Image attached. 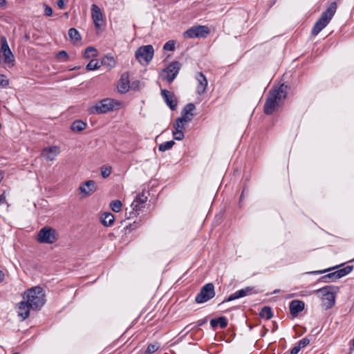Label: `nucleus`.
Returning a JSON list of instances; mask_svg holds the SVG:
<instances>
[{"instance_id": "nucleus-42", "label": "nucleus", "mask_w": 354, "mask_h": 354, "mask_svg": "<svg viewBox=\"0 0 354 354\" xmlns=\"http://www.w3.org/2000/svg\"><path fill=\"white\" fill-rule=\"evenodd\" d=\"M240 297L239 296L238 291L235 292L234 293L230 295L227 298L225 299L221 303H220L218 305L221 306V304H224L225 302H229L232 301L233 300H235L236 299H239Z\"/></svg>"}, {"instance_id": "nucleus-39", "label": "nucleus", "mask_w": 354, "mask_h": 354, "mask_svg": "<svg viewBox=\"0 0 354 354\" xmlns=\"http://www.w3.org/2000/svg\"><path fill=\"white\" fill-rule=\"evenodd\" d=\"M175 44L176 43L174 40H169L165 44L163 49L165 50L173 51L175 50Z\"/></svg>"}, {"instance_id": "nucleus-21", "label": "nucleus", "mask_w": 354, "mask_h": 354, "mask_svg": "<svg viewBox=\"0 0 354 354\" xmlns=\"http://www.w3.org/2000/svg\"><path fill=\"white\" fill-rule=\"evenodd\" d=\"M228 322L225 317L221 316L210 320V325L212 328L219 326L221 328H225L227 326Z\"/></svg>"}, {"instance_id": "nucleus-6", "label": "nucleus", "mask_w": 354, "mask_h": 354, "mask_svg": "<svg viewBox=\"0 0 354 354\" xmlns=\"http://www.w3.org/2000/svg\"><path fill=\"white\" fill-rule=\"evenodd\" d=\"M153 54L154 50L153 46L146 45L138 48L135 53V56L140 64H143V60L146 64H148L153 59Z\"/></svg>"}, {"instance_id": "nucleus-5", "label": "nucleus", "mask_w": 354, "mask_h": 354, "mask_svg": "<svg viewBox=\"0 0 354 354\" xmlns=\"http://www.w3.org/2000/svg\"><path fill=\"white\" fill-rule=\"evenodd\" d=\"M215 296L214 286L212 283L204 285L200 292L196 295L195 301L197 304H203Z\"/></svg>"}, {"instance_id": "nucleus-3", "label": "nucleus", "mask_w": 354, "mask_h": 354, "mask_svg": "<svg viewBox=\"0 0 354 354\" xmlns=\"http://www.w3.org/2000/svg\"><path fill=\"white\" fill-rule=\"evenodd\" d=\"M120 102L118 101L111 99L105 98L100 100L95 105L90 106L88 109V112L91 115H98L106 113L114 109L115 106H120Z\"/></svg>"}, {"instance_id": "nucleus-55", "label": "nucleus", "mask_w": 354, "mask_h": 354, "mask_svg": "<svg viewBox=\"0 0 354 354\" xmlns=\"http://www.w3.org/2000/svg\"><path fill=\"white\" fill-rule=\"evenodd\" d=\"M192 324H189L187 325V326L185 327L184 330H187V333H188L189 331H190V330H193L194 327H191V326H192Z\"/></svg>"}, {"instance_id": "nucleus-16", "label": "nucleus", "mask_w": 354, "mask_h": 354, "mask_svg": "<svg viewBox=\"0 0 354 354\" xmlns=\"http://www.w3.org/2000/svg\"><path fill=\"white\" fill-rule=\"evenodd\" d=\"M30 308V306L25 301H21L18 304L17 315L21 321L25 320L29 316Z\"/></svg>"}, {"instance_id": "nucleus-26", "label": "nucleus", "mask_w": 354, "mask_h": 354, "mask_svg": "<svg viewBox=\"0 0 354 354\" xmlns=\"http://www.w3.org/2000/svg\"><path fill=\"white\" fill-rule=\"evenodd\" d=\"M101 65L112 68L115 66V61L112 56L105 55L101 59Z\"/></svg>"}, {"instance_id": "nucleus-34", "label": "nucleus", "mask_w": 354, "mask_h": 354, "mask_svg": "<svg viewBox=\"0 0 354 354\" xmlns=\"http://www.w3.org/2000/svg\"><path fill=\"white\" fill-rule=\"evenodd\" d=\"M159 348L160 344L158 343H151L147 346V348L145 351L144 354H152L158 351Z\"/></svg>"}, {"instance_id": "nucleus-48", "label": "nucleus", "mask_w": 354, "mask_h": 354, "mask_svg": "<svg viewBox=\"0 0 354 354\" xmlns=\"http://www.w3.org/2000/svg\"><path fill=\"white\" fill-rule=\"evenodd\" d=\"M44 15L48 17L53 15V9L47 4H44Z\"/></svg>"}, {"instance_id": "nucleus-36", "label": "nucleus", "mask_w": 354, "mask_h": 354, "mask_svg": "<svg viewBox=\"0 0 354 354\" xmlns=\"http://www.w3.org/2000/svg\"><path fill=\"white\" fill-rule=\"evenodd\" d=\"M100 67V65L99 64L97 61L91 60L86 66V69L87 71H93L99 68Z\"/></svg>"}, {"instance_id": "nucleus-25", "label": "nucleus", "mask_w": 354, "mask_h": 354, "mask_svg": "<svg viewBox=\"0 0 354 354\" xmlns=\"http://www.w3.org/2000/svg\"><path fill=\"white\" fill-rule=\"evenodd\" d=\"M259 315L261 318L270 319L273 317V312L270 306H266L262 308Z\"/></svg>"}, {"instance_id": "nucleus-12", "label": "nucleus", "mask_w": 354, "mask_h": 354, "mask_svg": "<svg viewBox=\"0 0 354 354\" xmlns=\"http://www.w3.org/2000/svg\"><path fill=\"white\" fill-rule=\"evenodd\" d=\"M288 94V86L285 84H281L279 86H276L271 89L269 95L276 99L279 102L286 98Z\"/></svg>"}, {"instance_id": "nucleus-11", "label": "nucleus", "mask_w": 354, "mask_h": 354, "mask_svg": "<svg viewBox=\"0 0 354 354\" xmlns=\"http://www.w3.org/2000/svg\"><path fill=\"white\" fill-rule=\"evenodd\" d=\"M160 94L165 103L171 111H175L178 106V100L175 97L174 93L167 89H162Z\"/></svg>"}, {"instance_id": "nucleus-46", "label": "nucleus", "mask_w": 354, "mask_h": 354, "mask_svg": "<svg viewBox=\"0 0 354 354\" xmlns=\"http://www.w3.org/2000/svg\"><path fill=\"white\" fill-rule=\"evenodd\" d=\"M344 265V263H342L340 265H338V266H334V267H332V268H327V269H325V270H323L314 271L312 273L315 274L325 273L326 272L335 270L336 268H339V267H341V266H342Z\"/></svg>"}, {"instance_id": "nucleus-23", "label": "nucleus", "mask_w": 354, "mask_h": 354, "mask_svg": "<svg viewBox=\"0 0 354 354\" xmlns=\"http://www.w3.org/2000/svg\"><path fill=\"white\" fill-rule=\"evenodd\" d=\"M353 266H346L343 268H340L335 271L337 280L340 278L346 276L350 272H351L352 270H353Z\"/></svg>"}, {"instance_id": "nucleus-56", "label": "nucleus", "mask_w": 354, "mask_h": 354, "mask_svg": "<svg viewBox=\"0 0 354 354\" xmlns=\"http://www.w3.org/2000/svg\"><path fill=\"white\" fill-rule=\"evenodd\" d=\"M4 273L1 270H0V283H1L4 280Z\"/></svg>"}, {"instance_id": "nucleus-43", "label": "nucleus", "mask_w": 354, "mask_h": 354, "mask_svg": "<svg viewBox=\"0 0 354 354\" xmlns=\"http://www.w3.org/2000/svg\"><path fill=\"white\" fill-rule=\"evenodd\" d=\"M181 115H182L181 117L178 118V122H180V123L183 122V124L190 122L192 120V118L194 116V114H191V115H183V114H181Z\"/></svg>"}, {"instance_id": "nucleus-51", "label": "nucleus", "mask_w": 354, "mask_h": 354, "mask_svg": "<svg viewBox=\"0 0 354 354\" xmlns=\"http://www.w3.org/2000/svg\"><path fill=\"white\" fill-rule=\"evenodd\" d=\"M57 4L59 8L63 9L65 6L64 0H58Z\"/></svg>"}, {"instance_id": "nucleus-9", "label": "nucleus", "mask_w": 354, "mask_h": 354, "mask_svg": "<svg viewBox=\"0 0 354 354\" xmlns=\"http://www.w3.org/2000/svg\"><path fill=\"white\" fill-rule=\"evenodd\" d=\"M1 41V50L3 55V62L8 64V66H13L15 64V56L12 54L7 39L5 36H2L0 39Z\"/></svg>"}, {"instance_id": "nucleus-44", "label": "nucleus", "mask_w": 354, "mask_h": 354, "mask_svg": "<svg viewBox=\"0 0 354 354\" xmlns=\"http://www.w3.org/2000/svg\"><path fill=\"white\" fill-rule=\"evenodd\" d=\"M100 169H101V175L103 178H107L111 174V167H102Z\"/></svg>"}, {"instance_id": "nucleus-37", "label": "nucleus", "mask_w": 354, "mask_h": 354, "mask_svg": "<svg viewBox=\"0 0 354 354\" xmlns=\"http://www.w3.org/2000/svg\"><path fill=\"white\" fill-rule=\"evenodd\" d=\"M147 198L148 197L145 195V191H142L141 193L136 195L133 201H138V202L145 204L147 202Z\"/></svg>"}, {"instance_id": "nucleus-61", "label": "nucleus", "mask_w": 354, "mask_h": 354, "mask_svg": "<svg viewBox=\"0 0 354 354\" xmlns=\"http://www.w3.org/2000/svg\"><path fill=\"white\" fill-rule=\"evenodd\" d=\"M353 261H354V258L349 261V262H353Z\"/></svg>"}, {"instance_id": "nucleus-45", "label": "nucleus", "mask_w": 354, "mask_h": 354, "mask_svg": "<svg viewBox=\"0 0 354 354\" xmlns=\"http://www.w3.org/2000/svg\"><path fill=\"white\" fill-rule=\"evenodd\" d=\"M310 340L308 337H305L303 339H300L297 344L299 346L300 348H304L308 346L310 343Z\"/></svg>"}, {"instance_id": "nucleus-15", "label": "nucleus", "mask_w": 354, "mask_h": 354, "mask_svg": "<svg viewBox=\"0 0 354 354\" xmlns=\"http://www.w3.org/2000/svg\"><path fill=\"white\" fill-rule=\"evenodd\" d=\"M91 17L96 28H100L101 25L100 24V21L103 20V15L101 11V9L96 4H92L91 8Z\"/></svg>"}, {"instance_id": "nucleus-24", "label": "nucleus", "mask_w": 354, "mask_h": 354, "mask_svg": "<svg viewBox=\"0 0 354 354\" xmlns=\"http://www.w3.org/2000/svg\"><path fill=\"white\" fill-rule=\"evenodd\" d=\"M86 127V123L81 120L74 121L71 125V129L73 131L80 132L84 130Z\"/></svg>"}, {"instance_id": "nucleus-27", "label": "nucleus", "mask_w": 354, "mask_h": 354, "mask_svg": "<svg viewBox=\"0 0 354 354\" xmlns=\"http://www.w3.org/2000/svg\"><path fill=\"white\" fill-rule=\"evenodd\" d=\"M131 207L132 208V212L129 213V217L136 216L138 214L137 212L143 208L144 204L138 202V201H133L131 205Z\"/></svg>"}, {"instance_id": "nucleus-31", "label": "nucleus", "mask_w": 354, "mask_h": 354, "mask_svg": "<svg viewBox=\"0 0 354 354\" xmlns=\"http://www.w3.org/2000/svg\"><path fill=\"white\" fill-rule=\"evenodd\" d=\"M337 280L336 274L335 271L330 272L328 274H326L322 277H320L319 281L324 282V283H328L330 281L335 282Z\"/></svg>"}, {"instance_id": "nucleus-57", "label": "nucleus", "mask_w": 354, "mask_h": 354, "mask_svg": "<svg viewBox=\"0 0 354 354\" xmlns=\"http://www.w3.org/2000/svg\"><path fill=\"white\" fill-rule=\"evenodd\" d=\"M354 351V346L352 344H350L349 352L348 354H351Z\"/></svg>"}, {"instance_id": "nucleus-32", "label": "nucleus", "mask_w": 354, "mask_h": 354, "mask_svg": "<svg viewBox=\"0 0 354 354\" xmlns=\"http://www.w3.org/2000/svg\"><path fill=\"white\" fill-rule=\"evenodd\" d=\"M174 145H175V142L174 140H169V141L162 142L159 145L158 150L160 151H166L167 150L171 149Z\"/></svg>"}, {"instance_id": "nucleus-59", "label": "nucleus", "mask_w": 354, "mask_h": 354, "mask_svg": "<svg viewBox=\"0 0 354 354\" xmlns=\"http://www.w3.org/2000/svg\"><path fill=\"white\" fill-rule=\"evenodd\" d=\"M274 324L275 326H274V328L272 329V332H274L277 328V325L276 322H274Z\"/></svg>"}, {"instance_id": "nucleus-7", "label": "nucleus", "mask_w": 354, "mask_h": 354, "mask_svg": "<svg viewBox=\"0 0 354 354\" xmlns=\"http://www.w3.org/2000/svg\"><path fill=\"white\" fill-rule=\"evenodd\" d=\"M209 33V30L206 26H192L183 32L185 39L205 38Z\"/></svg>"}, {"instance_id": "nucleus-50", "label": "nucleus", "mask_w": 354, "mask_h": 354, "mask_svg": "<svg viewBox=\"0 0 354 354\" xmlns=\"http://www.w3.org/2000/svg\"><path fill=\"white\" fill-rule=\"evenodd\" d=\"M207 322V317H205L202 319H200L197 322V325L196 327L201 326Z\"/></svg>"}, {"instance_id": "nucleus-22", "label": "nucleus", "mask_w": 354, "mask_h": 354, "mask_svg": "<svg viewBox=\"0 0 354 354\" xmlns=\"http://www.w3.org/2000/svg\"><path fill=\"white\" fill-rule=\"evenodd\" d=\"M100 219L104 226L109 227L113 224L115 217L111 212H104L102 214Z\"/></svg>"}, {"instance_id": "nucleus-17", "label": "nucleus", "mask_w": 354, "mask_h": 354, "mask_svg": "<svg viewBox=\"0 0 354 354\" xmlns=\"http://www.w3.org/2000/svg\"><path fill=\"white\" fill-rule=\"evenodd\" d=\"M59 153V148L57 146L44 148L41 156L47 160H53Z\"/></svg>"}, {"instance_id": "nucleus-49", "label": "nucleus", "mask_w": 354, "mask_h": 354, "mask_svg": "<svg viewBox=\"0 0 354 354\" xmlns=\"http://www.w3.org/2000/svg\"><path fill=\"white\" fill-rule=\"evenodd\" d=\"M301 350L299 346L297 344L290 351V354H297Z\"/></svg>"}, {"instance_id": "nucleus-4", "label": "nucleus", "mask_w": 354, "mask_h": 354, "mask_svg": "<svg viewBox=\"0 0 354 354\" xmlns=\"http://www.w3.org/2000/svg\"><path fill=\"white\" fill-rule=\"evenodd\" d=\"M37 241L41 243H53L58 239L55 230L46 226L41 228L37 234Z\"/></svg>"}, {"instance_id": "nucleus-47", "label": "nucleus", "mask_w": 354, "mask_h": 354, "mask_svg": "<svg viewBox=\"0 0 354 354\" xmlns=\"http://www.w3.org/2000/svg\"><path fill=\"white\" fill-rule=\"evenodd\" d=\"M57 57L58 59H63V61H66L68 58V55L66 51L62 50L57 54Z\"/></svg>"}, {"instance_id": "nucleus-2", "label": "nucleus", "mask_w": 354, "mask_h": 354, "mask_svg": "<svg viewBox=\"0 0 354 354\" xmlns=\"http://www.w3.org/2000/svg\"><path fill=\"white\" fill-rule=\"evenodd\" d=\"M337 9V4L335 1L332 2L329 7L322 13L320 17L315 22L313 29L312 35H317L330 22Z\"/></svg>"}, {"instance_id": "nucleus-30", "label": "nucleus", "mask_w": 354, "mask_h": 354, "mask_svg": "<svg viewBox=\"0 0 354 354\" xmlns=\"http://www.w3.org/2000/svg\"><path fill=\"white\" fill-rule=\"evenodd\" d=\"M97 55V50L93 46H88L84 50V57L89 59L91 57H95Z\"/></svg>"}, {"instance_id": "nucleus-41", "label": "nucleus", "mask_w": 354, "mask_h": 354, "mask_svg": "<svg viewBox=\"0 0 354 354\" xmlns=\"http://www.w3.org/2000/svg\"><path fill=\"white\" fill-rule=\"evenodd\" d=\"M173 128H174L173 131H178V130L184 131L185 124H183V122L180 123V122H178V118H177L173 124Z\"/></svg>"}, {"instance_id": "nucleus-40", "label": "nucleus", "mask_w": 354, "mask_h": 354, "mask_svg": "<svg viewBox=\"0 0 354 354\" xmlns=\"http://www.w3.org/2000/svg\"><path fill=\"white\" fill-rule=\"evenodd\" d=\"M9 84V80L5 75L0 74V87L6 88Z\"/></svg>"}, {"instance_id": "nucleus-60", "label": "nucleus", "mask_w": 354, "mask_h": 354, "mask_svg": "<svg viewBox=\"0 0 354 354\" xmlns=\"http://www.w3.org/2000/svg\"><path fill=\"white\" fill-rule=\"evenodd\" d=\"M279 292V290H275L273 291V294H276V293H278Z\"/></svg>"}, {"instance_id": "nucleus-38", "label": "nucleus", "mask_w": 354, "mask_h": 354, "mask_svg": "<svg viewBox=\"0 0 354 354\" xmlns=\"http://www.w3.org/2000/svg\"><path fill=\"white\" fill-rule=\"evenodd\" d=\"M172 136L174 140L178 141L182 140L185 137L184 132L181 130L172 131Z\"/></svg>"}, {"instance_id": "nucleus-13", "label": "nucleus", "mask_w": 354, "mask_h": 354, "mask_svg": "<svg viewBox=\"0 0 354 354\" xmlns=\"http://www.w3.org/2000/svg\"><path fill=\"white\" fill-rule=\"evenodd\" d=\"M279 103L275 98L268 94L263 106L264 113L267 115H271L278 107Z\"/></svg>"}, {"instance_id": "nucleus-52", "label": "nucleus", "mask_w": 354, "mask_h": 354, "mask_svg": "<svg viewBox=\"0 0 354 354\" xmlns=\"http://www.w3.org/2000/svg\"><path fill=\"white\" fill-rule=\"evenodd\" d=\"M139 84H140L139 81H134L131 83V86H130V87H131L133 89L135 90L138 88Z\"/></svg>"}, {"instance_id": "nucleus-35", "label": "nucleus", "mask_w": 354, "mask_h": 354, "mask_svg": "<svg viewBox=\"0 0 354 354\" xmlns=\"http://www.w3.org/2000/svg\"><path fill=\"white\" fill-rule=\"evenodd\" d=\"M111 209L115 212H119L122 209V202L120 200L112 201L110 203Z\"/></svg>"}, {"instance_id": "nucleus-1", "label": "nucleus", "mask_w": 354, "mask_h": 354, "mask_svg": "<svg viewBox=\"0 0 354 354\" xmlns=\"http://www.w3.org/2000/svg\"><path fill=\"white\" fill-rule=\"evenodd\" d=\"M43 292V288L38 286L24 292V298H26V302L30 306L31 309L39 310L44 305L46 300Z\"/></svg>"}, {"instance_id": "nucleus-29", "label": "nucleus", "mask_w": 354, "mask_h": 354, "mask_svg": "<svg viewBox=\"0 0 354 354\" xmlns=\"http://www.w3.org/2000/svg\"><path fill=\"white\" fill-rule=\"evenodd\" d=\"M239 293V296L240 298L244 297L245 296L252 295V294H257L258 293L257 291L254 290L253 287L248 286L245 288L241 289L239 290H237Z\"/></svg>"}, {"instance_id": "nucleus-53", "label": "nucleus", "mask_w": 354, "mask_h": 354, "mask_svg": "<svg viewBox=\"0 0 354 354\" xmlns=\"http://www.w3.org/2000/svg\"><path fill=\"white\" fill-rule=\"evenodd\" d=\"M248 190H246L245 188L243 189V190L241 192V194L240 196V202L243 199L245 194L248 193Z\"/></svg>"}, {"instance_id": "nucleus-14", "label": "nucleus", "mask_w": 354, "mask_h": 354, "mask_svg": "<svg viewBox=\"0 0 354 354\" xmlns=\"http://www.w3.org/2000/svg\"><path fill=\"white\" fill-rule=\"evenodd\" d=\"M130 81L129 73L126 72L122 74L118 83V89L120 93H126L129 91Z\"/></svg>"}, {"instance_id": "nucleus-20", "label": "nucleus", "mask_w": 354, "mask_h": 354, "mask_svg": "<svg viewBox=\"0 0 354 354\" xmlns=\"http://www.w3.org/2000/svg\"><path fill=\"white\" fill-rule=\"evenodd\" d=\"M81 192L88 194L91 192L96 190V183L93 180H89L85 182V183L80 187Z\"/></svg>"}, {"instance_id": "nucleus-54", "label": "nucleus", "mask_w": 354, "mask_h": 354, "mask_svg": "<svg viewBox=\"0 0 354 354\" xmlns=\"http://www.w3.org/2000/svg\"><path fill=\"white\" fill-rule=\"evenodd\" d=\"M6 203V196L4 194H0V204Z\"/></svg>"}, {"instance_id": "nucleus-33", "label": "nucleus", "mask_w": 354, "mask_h": 354, "mask_svg": "<svg viewBox=\"0 0 354 354\" xmlns=\"http://www.w3.org/2000/svg\"><path fill=\"white\" fill-rule=\"evenodd\" d=\"M195 109L196 106L194 103H188L182 109L181 114L191 115V114H194L192 112Z\"/></svg>"}, {"instance_id": "nucleus-8", "label": "nucleus", "mask_w": 354, "mask_h": 354, "mask_svg": "<svg viewBox=\"0 0 354 354\" xmlns=\"http://www.w3.org/2000/svg\"><path fill=\"white\" fill-rule=\"evenodd\" d=\"M333 286H324L316 290L317 292H322V306L326 309L331 308L335 304V297L333 292H330Z\"/></svg>"}, {"instance_id": "nucleus-28", "label": "nucleus", "mask_w": 354, "mask_h": 354, "mask_svg": "<svg viewBox=\"0 0 354 354\" xmlns=\"http://www.w3.org/2000/svg\"><path fill=\"white\" fill-rule=\"evenodd\" d=\"M68 36L74 42L80 41L82 39L79 31L74 28H71L68 30Z\"/></svg>"}, {"instance_id": "nucleus-58", "label": "nucleus", "mask_w": 354, "mask_h": 354, "mask_svg": "<svg viewBox=\"0 0 354 354\" xmlns=\"http://www.w3.org/2000/svg\"><path fill=\"white\" fill-rule=\"evenodd\" d=\"M6 4V0H0V7L4 6Z\"/></svg>"}, {"instance_id": "nucleus-10", "label": "nucleus", "mask_w": 354, "mask_h": 354, "mask_svg": "<svg viewBox=\"0 0 354 354\" xmlns=\"http://www.w3.org/2000/svg\"><path fill=\"white\" fill-rule=\"evenodd\" d=\"M180 68V64L178 61L172 62L169 66L162 70V73H167V75L162 79L168 83H171L178 75Z\"/></svg>"}, {"instance_id": "nucleus-19", "label": "nucleus", "mask_w": 354, "mask_h": 354, "mask_svg": "<svg viewBox=\"0 0 354 354\" xmlns=\"http://www.w3.org/2000/svg\"><path fill=\"white\" fill-rule=\"evenodd\" d=\"M196 79L198 82L196 92L198 95H202L203 93H205L207 85V79L205 76L203 75V73L201 72L196 73Z\"/></svg>"}, {"instance_id": "nucleus-18", "label": "nucleus", "mask_w": 354, "mask_h": 354, "mask_svg": "<svg viewBox=\"0 0 354 354\" xmlns=\"http://www.w3.org/2000/svg\"><path fill=\"white\" fill-rule=\"evenodd\" d=\"M305 308V304L303 301L295 299L290 301L289 304L290 313L293 316H297L299 313L301 312Z\"/></svg>"}]
</instances>
